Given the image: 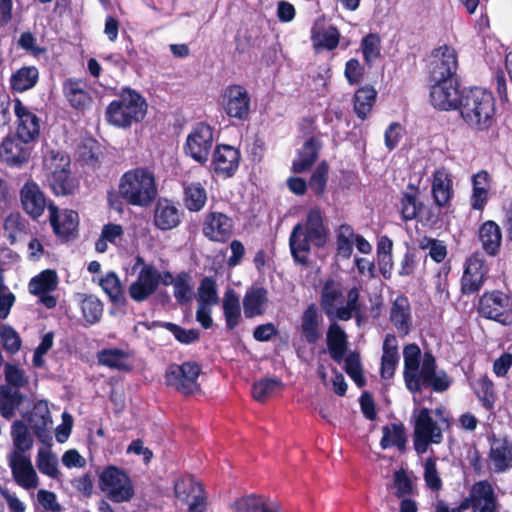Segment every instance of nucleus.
<instances>
[{
	"instance_id": "nucleus-48",
	"label": "nucleus",
	"mask_w": 512,
	"mask_h": 512,
	"mask_svg": "<svg viewBox=\"0 0 512 512\" xmlns=\"http://www.w3.org/2000/svg\"><path fill=\"white\" fill-rule=\"evenodd\" d=\"M49 186L56 195H69L74 193L78 187V183L74 177L71 176L70 169L60 172L56 175L47 178Z\"/></svg>"
},
{
	"instance_id": "nucleus-61",
	"label": "nucleus",
	"mask_w": 512,
	"mask_h": 512,
	"mask_svg": "<svg viewBox=\"0 0 512 512\" xmlns=\"http://www.w3.org/2000/svg\"><path fill=\"white\" fill-rule=\"evenodd\" d=\"M418 246L422 250H429L430 257L437 263L442 262L447 256V248L443 241L430 237L419 239Z\"/></svg>"
},
{
	"instance_id": "nucleus-5",
	"label": "nucleus",
	"mask_w": 512,
	"mask_h": 512,
	"mask_svg": "<svg viewBox=\"0 0 512 512\" xmlns=\"http://www.w3.org/2000/svg\"><path fill=\"white\" fill-rule=\"evenodd\" d=\"M146 112L145 99L138 92L126 88L122 90L117 100L108 105L105 116L109 124L127 128L144 119Z\"/></svg>"
},
{
	"instance_id": "nucleus-13",
	"label": "nucleus",
	"mask_w": 512,
	"mask_h": 512,
	"mask_svg": "<svg viewBox=\"0 0 512 512\" xmlns=\"http://www.w3.org/2000/svg\"><path fill=\"white\" fill-rule=\"evenodd\" d=\"M479 313L487 319L508 325L512 322L510 298L500 291L485 293L480 298Z\"/></svg>"
},
{
	"instance_id": "nucleus-16",
	"label": "nucleus",
	"mask_w": 512,
	"mask_h": 512,
	"mask_svg": "<svg viewBox=\"0 0 512 512\" xmlns=\"http://www.w3.org/2000/svg\"><path fill=\"white\" fill-rule=\"evenodd\" d=\"M158 279V269L155 266L142 267L137 278L129 286V296L136 302L147 300L158 289Z\"/></svg>"
},
{
	"instance_id": "nucleus-19",
	"label": "nucleus",
	"mask_w": 512,
	"mask_h": 512,
	"mask_svg": "<svg viewBox=\"0 0 512 512\" xmlns=\"http://www.w3.org/2000/svg\"><path fill=\"white\" fill-rule=\"evenodd\" d=\"M233 230V221L221 212H210L203 222L202 232L205 237L214 242H225Z\"/></svg>"
},
{
	"instance_id": "nucleus-38",
	"label": "nucleus",
	"mask_w": 512,
	"mask_h": 512,
	"mask_svg": "<svg viewBox=\"0 0 512 512\" xmlns=\"http://www.w3.org/2000/svg\"><path fill=\"white\" fill-rule=\"evenodd\" d=\"M320 142L315 138L308 139L300 149L297 158L293 161V170L303 173L311 167L318 157Z\"/></svg>"
},
{
	"instance_id": "nucleus-23",
	"label": "nucleus",
	"mask_w": 512,
	"mask_h": 512,
	"mask_svg": "<svg viewBox=\"0 0 512 512\" xmlns=\"http://www.w3.org/2000/svg\"><path fill=\"white\" fill-rule=\"evenodd\" d=\"M431 193L435 204L442 208L449 206L454 194L452 176L445 168H438L432 174Z\"/></svg>"
},
{
	"instance_id": "nucleus-39",
	"label": "nucleus",
	"mask_w": 512,
	"mask_h": 512,
	"mask_svg": "<svg viewBox=\"0 0 512 512\" xmlns=\"http://www.w3.org/2000/svg\"><path fill=\"white\" fill-rule=\"evenodd\" d=\"M39 71L35 66H24L16 70L10 78L12 90L25 92L32 89L38 82Z\"/></svg>"
},
{
	"instance_id": "nucleus-7",
	"label": "nucleus",
	"mask_w": 512,
	"mask_h": 512,
	"mask_svg": "<svg viewBox=\"0 0 512 512\" xmlns=\"http://www.w3.org/2000/svg\"><path fill=\"white\" fill-rule=\"evenodd\" d=\"M415 425L413 433L414 449L418 454L427 452L430 444H440L443 440L442 429L433 420L428 408L414 412Z\"/></svg>"
},
{
	"instance_id": "nucleus-11",
	"label": "nucleus",
	"mask_w": 512,
	"mask_h": 512,
	"mask_svg": "<svg viewBox=\"0 0 512 512\" xmlns=\"http://www.w3.org/2000/svg\"><path fill=\"white\" fill-rule=\"evenodd\" d=\"M458 68V56L454 48L443 45L434 49L430 56L431 81L453 80Z\"/></svg>"
},
{
	"instance_id": "nucleus-51",
	"label": "nucleus",
	"mask_w": 512,
	"mask_h": 512,
	"mask_svg": "<svg viewBox=\"0 0 512 512\" xmlns=\"http://www.w3.org/2000/svg\"><path fill=\"white\" fill-rule=\"evenodd\" d=\"M197 302L199 305L213 306L218 304L219 295L216 281L212 277H204L197 289Z\"/></svg>"
},
{
	"instance_id": "nucleus-64",
	"label": "nucleus",
	"mask_w": 512,
	"mask_h": 512,
	"mask_svg": "<svg viewBox=\"0 0 512 512\" xmlns=\"http://www.w3.org/2000/svg\"><path fill=\"white\" fill-rule=\"evenodd\" d=\"M83 316L87 322L93 324L97 322L103 312L102 303L95 296H86L81 302Z\"/></svg>"
},
{
	"instance_id": "nucleus-55",
	"label": "nucleus",
	"mask_w": 512,
	"mask_h": 512,
	"mask_svg": "<svg viewBox=\"0 0 512 512\" xmlns=\"http://www.w3.org/2000/svg\"><path fill=\"white\" fill-rule=\"evenodd\" d=\"M410 191H406L400 201L401 214L405 221L413 220L417 217L422 203L417 201V189L411 185L408 186Z\"/></svg>"
},
{
	"instance_id": "nucleus-25",
	"label": "nucleus",
	"mask_w": 512,
	"mask_h": 512,
	"mask_svg": "<svg viewBox=\"0 0 512 512\" xmlns=\"http://www.w3.org/2000/svg\"><path fill=\"white\" fill-rule=\"evenodd\" d=\"M489 461L492 469L502 473L512 467V442L506 438H493L490 444Z\"/></svg>"
},
{
	"instance_id": "nucleus-10",
	"label": "nucleus",
	"mask_w": 512,
	"mask_h": 512,
	"mask_svg": "<svg viewBox=\"0 0 512 512\" xmlns=\"http://www.w3.org/2000/svg\"><path fill=\"white\" fill-rule=\"evenodd\" d=\"M213 141L214 133L212 127L205 123H198L188 134L184 151L186 155L196 162L205 164L208 161Z\"/></svg>"
},
{
	"instance_id": "nucleus-37",
	"label": "nucleus",
	"mask_w": 512,
	"mask_h": 512,
	"mask_svg": "<svg viewBox=\"0 0 512 512\" xmlns=\"http://www.w3.org/2000/svg\"><path fill=\"white\" fill-rule=\"evenodd\" d=\"M28 420L31 429H33L35 434L39 438H43L46 434V431L50 428L52 424L50 411L47 403L45 401L37 402L34 405Z\"/></svg>"
},
{
	"instance_id": "nucleus-6",
	"label": "nucleus",
	"mask_w": 512,
	"mask_h": 512,
	"mask_svg": "<svg viewBox=\"0 0 512 512\" xmlns=\"http://www.w3.org/2000/svg\"><path fill=\"white\" fill-rule=\"evenodd\" d=\"M99 488L116 503L128 502L134 496L130 477L122 469L110 465L99 476Z\"/></svg>"
},
{
	"instance_id": "nucleus-41",
	"label": "nucleus",
	"mask_w": 512,
	"mask_h": 512,
	"mask_svg": "<svg viewBox=\"0 0 512 512\" xmlns=\"http://www.w3.org/2000/svg\"><path fill=\"white\" fill-rule=\"evenodd\" d=\"M222 302L226 326L232 330L239 324L241 319L239 297L234 290L228 289L224 294Z\"/></svg>"
},
{
	"instance_id": "nucleus-52",
	"label": "nucleus",
	"mask_w": 512,
	"mask_h": 512,
	"mask_svg": "<svg viewBox=\"0 0 512 512\" xmlns=\"http://www.w3.org/2000/svg\"><path fill=\"white\" fill-rule=\"evenodd\" d=\"M124 235V229L120 224L108 223L101 230L99 239L95 243V249L99 253L107 251V243L116 245L117 241Z\"/></svg>"
},
{
	"instance_id": "nucleus-26",
	"label": "nucleus",
	"mask_w": 512,
	"mask_h": 512,
	"mask_svg": "<svg viewBox=\"0 0 512 512\" xmlns=\"http://www.w3.org/2000/svg\"><path fill=\"white\" fill-rule=\"evenodd\" d=\"M390 321L399 334L403 336L409 334L412 329V314L407 297L400 295L392 302Z\"/></svg>"
},
{
	"instance_id": "nucleus-9",
	"label": "nucleus",
	"mask_w": 512,
	"mask_h": 512,
	"mask_svg": "<svg viewBox=\"0 0 512 512\" xmlns=\"http://www.w3.org/2000/svg\"><path fill=\"white\" fill-rule=\"evenodd\" d=\"M461 504L465 511L471 509L472 512H499L501 508L498 496L487 480L475 482Z\"/></svg>"
},
{
	"instance_id": "nucleus-17",
	"label": "nucleus",
	"mask_w": 512,
	"mask_h": 512,
	"mask_svg": "<svg viewBox=\"0 0 512 512\" xmlns=\"http://www.w3.org/2000/svg\"><path fill=\"white\" fill-rule=\"evenodd\" d=\"M241 154L238 149L231 145H217L212 156V170L223 177H232L237 171Z\"/></svg>"
},
{
	"instance_id": "nucleus-60",
	"label": "nucleus",
	"mask_w": 512,
	"mask_h": 512,
	"mask_svg": "<svg viewBox=\"0 0 512 512\" xmlns=\"http://www.w3.org/2000/svg\"><path fill=\"white\" fill-rule=\"evenodd\" d=\"M37 467L41 473L55 478L58 475L57 457L47 448H41L37 455Z\"/></svg>"
},
{
	"instance_id": "nucleus-62",
	"label": "nucleus",
	"mask_w": 512,
	"mask_h": 512,
	"mask_svg": "<svg viewBox=\"0 0 512 512\" xmlns=\"http://www.w3.org/2000/svg\"><path fill=\"white\" fill-rule=\"evenodd\" d=\"M329 166L327 162H321L312 173L308 186L317 195L325 192L328 181Z\"/></svg>"
},
{
	"instance_id": "nucleus-58",
	"label": "nucleus",
	"mask_w": 512,
	"mask_h": 512,
	"mask_svg": "<svg viewBox=\"0 0 512 512\" xmlns=\"http://www.w3.org/2000/svg\"><path fill=\"white\" fill-rule=\"evenodd\" d=\"M99 284L112 302L119 303L124 300L122 285L116 273H107Z\"/></svg>"
},
{
	"instance_id": "nucleus-56",
	"label": "nucleus",
	"mask_w": 512,
	"mask_h": 512,
	"mask_svg": "<svg viewBox=\"0 0 512 512\" xmlns=\"http://www.w3.org/2000/svg\"><path fill=\"white\" fill-rule=\"evenodd\" d=\"M173 288L174 297L179 304H188L193 299L194 292L189 274L185 272L178 274Z\"/></svg>"
},
{
	"instance_id": "nucleus-59",
	"label": "nucleus",
	"mask_w": 512,
	"mask_h": 512,
	"mask_svg": "<svg viewBox=\"0 0 512 512\" xmlns=\"http://www.w3.org/2000/svg\"><path fill=\"white\" fill-rule=\"evenodd\" d=\"M0 340L7 353L16 354L21 349L22 340L19 334L8 324L0 325Z\"/></svg>"
},
{
	"instance_id": "nucleus-14",
	"label": "nucleus",
	"mask_w": 512,
	"mask_h": 512,
	"mask_svg": "<svg viewBox=\"0 0 512 512\" xmlns=\"http://www.w3.org/2000/svg\"><path fill=\"white\" fill-rule=\"evenodd\" d=\"M7 459L12 477L17 485L26 490L38 486V476L29 457L19 452H10Z\"/></svg>"
},
{
	"instance_id": "nucleus-40",
	"label": "nucleus",
	"mask_w": 512,
	"mask_h": 512,
	"mask_svg": "<svg viewBox=\"0 0 512 512\" xmlns=\"http://www.w3.org/2000/svg\"><path fill=\"white\" fill-rule=\"evenodd\" d=\"M22 394L8 385L0 386V414L6 419L14 416L16 409L22 403Z\"/></svg>"
},
{
	"instance_id": "nucleus-15",
	"label": "nucleus",
	"mask_w": 512,
	"mask_h": 512,
	"mask_svg": "<svg viewBox=\"0 0 512 512\" xmlns=\"http://www.w3.org/2000/svg\"><path fill=\"white\" fill-rule=\"evenodd\" d=\"M431 104L440 110L459 109L461 94L454 80L432 81Z\"/></svg>"
},
{
	"instance_id": "nucleus-29",
	"label": "nucleus",
	"mask_w": 512,
	"mask_h": 512,
	"mask_svg": "<svg viewBox=\"0 0 512 512\" xmlns=\"http://www.w3.org/2000/svg\"><path fill=\"white\" fill-rule=\"evenodd\" d=\"M322 317L314 304H310L302 314L299 331L309 344H315L322 337Z\"/></svg>"
},
{
	"instance_id": "nucleus-30",
	"label": "nucleus",
	"mask_w": 512,
	"mask_h": 512,
	"mask_svg": "<svg viewBox=\"0 0 512 512\" xmlns=\"http://www.w3.org/2000/svg\"><path fill=\"white\" fill-rule=\"evenodd\" d=\"M340 33L332 25L324 23H315L311 30V41L313 48L319 52L321 50H333L339 44Z\"/></svg>"
},
{
	"instance_id": "nucleus-49",
	"label": "nucleus",
	"mask_w": 512,
	"mask_h": 512,
	"mask_svg": "<svg viewBox=\"0 0 512 512\" xmlns=\"http://www.w3.org/2000/svg\"><path fill=\"white\" fill-rule=\"evenodd\" d=\"M58 277L55 271L45 270L29 282V291L34 295L49 293L56 289Z\"/></svg>"
},
{
	"instance_id": "nucleus-53",
	"label": "nucleus",
	"mask_w": 512,
	"mask_h": 512,
	"mask_svg": "<svg viewBox=\"0 0 512 512\" xmlns=\"http://www.w3.org/2000/svg\"><path fill=\"white\" fill-rule=\"evenodd\" d=\"M176 497L182 502H188L189 498H194L204 492L203 486L193 477H185L176 481L174 485Z\"/></svg>"
},
{
	"instance_id": "nucleus-20",
	"label": "nucleus",
	"mask_w": 512,
	"mask_h": 512,
	"mask_svg": "<svg viewBox=\"0 0 512 512\" xmlns=\"http://www.w3.org/2000/svg\"><path fill=\"white\" fill-rule=\"evenodd\" d=\"M30 142L17 134L5 138L0 148L1 159L10 166H19L27 162L31 153Z\"/></svg>"
},
{
	"instance_id": "nucleus-33",
	"label": "nucleus",
	"mask_w": 512,
	"mask_h": 512,
	"mask_svg": "<svg viewBox=\"0 0 512 512\" xmlns=\"http://www.w3.org/2000/svg\"><path fill=\"white\" fill-rule=\"evenodd\" d=\"M478 237L483 250L488 255L496 256L499 253L502 242V232L496 222L492 220L484 222L479 228Z\"/></svg>"
},
{
	"instance_id": "nucleus-32",
	"label": "nucleus",
	"mask_w": 512,
	"mask_h": 512,
	"mask_svg": "<svg viewBox=\"0 0 512 512\" xmlns=\"http://www.w3.org/2000/svg\"><path fill=\"white\" fill-rule=\"evenodd\" d=\"M268 291L263 287H252L243 298V309L246 318L260 316L268 306Z\"/></svg>"
},
{
	"instance_id": "nucleus-34",
	"label": "nucleus",
	"mask_w": 512,
	"mask_h": 512,
	"mask_svg": "<svg viewBox=\"0 0 512 512\" xmlns=\"http://www.w3.org/2000/svg\"><path fill=\"white\" fill-rule=\"evenodd\" d=\"M382 350L381 377L383 379H390L393 377L399 362L398 342L394 335L387 334L385 336Z\"/></svg>"
},
{
	"instance_id": "nucleus-27",
	"label": "nucleus",
	"mask_w": 512,
	"mask_h": 512,
	"mask_svg": "<svg viewBox=\"0 0 512 512\" xmlns=\"http://www.w3.org/2000/svg\"><path fill=\"white\" fill-rule=\"evenodd\" d=\"M343 302V290L339 282L328 280L321 291L320 305L330 321L338 320V307Z\"/></svg>"
},
{
	"instance_id": "nucleus-18",
	"label": "nucleus",
	"mask_w": 512,
	"mask_h": 512,
	"mask_svg": "<svg viewBox=\"0 0 512 512\" xmlns=\"http://www.w3.org/2000/svg\"><path fill=\"white\" fill-rule=\"evenodd\" d=\"M488 269L484 259L479 254H473L466 261V268L461 280V290L464 294H473L483 286Z\"/></svg>"
},
{
	"instance_id": "nucleus-28",
	"label": "nucleus",
	"mask_w": 512,
	"mask_h": 512,
	"mask_svg": "<svg viewBox=\"0 0 512 512\" xmlns=\"http://www.w3.org/2000/svg\"><path fill=\"white\" fill-rule=\"evenodd\" d=\"M182 213L168 200H159L154 208L153 223L162 231L176 228L181 223Z\"/></svg>"
},
{
	"instance_id": "nucleus-1",
	"label": "nucleus",
	"mask_w": 512,
	"mask_h": 512,
	"mask_svg": "<svg viewBox=\"0 0 512 512\" xmlns=\"http://www.w3.org/2000/svg\"><path fill=\"white\" fill-rule=\"evenodd\" d=\"M404 381L407 389L420 392L423 388H431L435 392L447 390L451 384L448 375L443 370H437L435 357L425 352L421 357V350L416 344L404 347Z\"/></svg>"
},
{
	"instance_id": "nucleus-35",
	"label": "nucleus",
	"mask_w": 512,
	"mask_h": 512,
	"mask_svg": "<svg viewBox=\"0 0 512 512\" xmlns=\"http://www.w3.org/2000/svg\"><path fill=\"white\" fill-rule=\"evenodd\" d=\"M490 175L488 172L481 170L474 174L472 177V195H471V207L474 210H482L489 196L490 190Z\"/></svg>"
},
{
	"instance_id": "nucleus-44",
	"label": "nucleus",
	"mask_w": 512,
	"mask_h": 512,
	"mask_svg": "<svg viewBox=\"0 0 512 512\" xmlns=\"http://www.w3.org/2000/svg\"><path fill=\"white\" fill-rule=\"evenodd\" d=\"M231 509L233 512H279L277 507L268 506L262 497L255 494L237 499Z\"/></svg>"
},
{
	"instance_id": "nucleus-46",
	"label": "nucleus",
	"mask_w": 512,
	"mask_h": 512,
	"mask_svg": "<svg viewBox=\"0 0 512 512\" xmlns=\"http://www.w3.org/2000/svg\"><path fill=\"white\" fill-rule=\"evenodd\" d=\"M207 193L200 183L184 184V203L190 211H200L206 204Z\"/></svg>"
},
{
	"instance_id": "nucleus-12",
	"label": "nucleus",
	"mask_w": 512,
	"mask_h": 512,
	"mask_svg": "<svg viewBox=\"0 0 512 512\" xmlns=\"http://www.w3.org/2000/svg\"><path fill=\"white\" fill-rule=\"evenodd\" d=\"M220 104L225 113L238 120H246L250 114L251 98L246 88L233 84L223 89Z\"/></svg>"
},
{
	"instance_id": "nucleus-8",
	"label": "nucleus",
	"mask_w": 512,
	"mask_h": 512,
	"mask_svg": "<svg viewBox=\"0 0 512 512\" xmlns=\"http://www.w3.org/2000/svg\"><path fill=\"white\" fill-rule=\"evenodd\" d=\"M200 372V366L195 362L172 364L165 373L166 384L183 395L193 394L199 390Z\"/></svg>"
},
{
	"instance_id": "nucleus-24",
	"label": "nucleus",
	"mask_w": 512,
	"mask_h": 512,
	"mask_svg": "<svg viewBox=\"0 0 512 512\" xmlns=\"http://www.w3.org/2000/svg\"><path fill=\"white\" fill-rule=\"evenodd\" d=\"M14 113L18 119L16 134L26 141H33L40 132L37 115L24 106L19 99L14 101Z\"/></svg>"
},
{
	"instance_id": "nucleus-22",
	"label": "nucleus",
	"mask_w": 512,
	"mask_h": 512,
	"mask_svg": "<svg viewBox=\"0 0 512 512\" xmlns=\"http://www.w3.org/2000/svg\"><path fill=\"white\" fill-rule=\"evenodd\" d=\"M50 212V224L54 233L61 238L67 239L78 227V213L73 210H59L56 206L50 204L48 206Z\"/></svg>"
},
{
	"instance_id": "nucleus-43",
	"label": "nucleus",
	"mask_w": 512,
	"mask_h": 512,
	"mask_svg": "<svg viewBox=\"0 0 512 512\" xmlns=\"http://www.w3.org/2000/svg\"><path fill=\"white\" fill-rule=\"evenodd\" d=\"M128 358V353L118 348L102 349L97 353V361L100 365L116 370H129Z\"/></svg>"
},
{
	"instance_id": "nucleus-57",
	"label": "nucleus",
	"mask_w": 512,
	"mask_h": 512,
	"mask_svg": "<svg viewBox=\"0 0 512 512\" xmlns=\"http://www.w3.org/2000/svg\"><path fill=\"white\" fill-rule=\"evenodd\" d=\"M26 225V220L18 212L10 213L5 218L4 230L11 244H14L25 233Z\"/></svg>"
},
{
	"instance_id": "nucleus-4",
	"label": "nucleus",
	"mask_w": 512,
	"mask_h": 512,
	"mask_svg": "<svg viewBox=\"0 0 512 512\" xmlns=\"http://www.w3.org/2000/svg\"><path fill=\"white\" fill-rule=\"evenodd\" d=\"M459 110L469 127L479 131L487 130L494 122V97L492 93L475 87L461 93Z\"/></svg>"
},
{
	"instance_id": "nucleus-21",
	"label": "nucleus",
	"mask_w": 512,
	"mask_h": 512,
	"mask_svg": "<svg viewBox=\"0 0 512 512\" xmlns=\"http://www.w3.org/2000/svg\"><path fill=\"white\" fill-rule=\"evenodd\" d=\"M20 200L23 209L34 219L40 217L49 206L44 193L33 181H28L23 185L20 190Z\"/></svg>"
},
{
	"instance_id": "nucleus-63",
	"label": "nucleus",
	"mask_w": 512,
	"mask_h": 512,
	"mask_svg": "<svg viewBox=\"0 0 512 512\" xmlns=\"http://www.w3.org/2000/svg\"><path fill=\"white\" fill-rule=\"evenodd\" d=\"M413 481L409 474L401 469L394 473L392 489H394V495L398 498L410 495L413 493Z\"/></svg>"
},
{
	"instance_id": "nucleus-31",
	"label": "nucleus",
	"mask_w": 512,
	"mask_h": 512,
	"mask_svg": "<svg viewBox=\"0 0 512 512\" xmlns=\"http://www.w3.org/2000/svg\"><path fill=\"white\" fill-rule=\"evenodd\" d=\"M327 348L331 358L341 363L348 348V337L342 327L333 322L330 324L326 335Z\"/></svg>"
},
{
	"instance_id": "nucleus-45",
	"label": "nucleus",
	"mask_w": 512,
	"mask_h": 512,
	"mask_svg": "<svg viewBox=\"0 0 512 512\" xmlns=\"http://www.w3.org/2000/svg\"><path fill=\"white\" fill-rule=\"evenodd\" d=\"M382 434L380 441L382 449H387L390 446H395L399 450L405 449L406 435L403 424L393 423L391 425H386L382 428Z\"/></svg>"
},
{
	"instance_id": "nucleus-47",
	"label": "nucleus",
	"mask_w": 512,
	"mask_h": 512,
	"mask_svg": "<svg viewBox=\"0 0 512 512\" xmlns=\"http://www.w3.org/2000/svg\"><path fill=\"white\" fill-rule=\"evenodd\" d=\"M46 178L70 169V158L60 151H48L43 161Z\"/></svg>"
},
{
	"instance_id": "nucleus-50",
	"label": "nucleus",
	"mask_w": 512,
	"mask_h": 512,
	"mask_svg": "<svg viewBox=\"0 0 512 512\" xmlns=\"http://www.w3.org/2000/svg\"><path fill=\"white\" fill-rule=\"evenodd\" d=\"M11 437L14 444V449L11 452L24 454L25 451L32 447V437L28 432L27 426L20 420L13 422L11 426Z\"/></svg>"
},
{
	"instance_id": "nucleus-2",
	"label": "nucleus",
	"mask_w": 512,
	"mask_h": 512,
	"mask_svg": "<svg viewBox=\"0 0 512 512\" xmlns=\"http://www.w3.org/2000/svg\"><path fill=\"white\" fill-rule=\"evenodd\" d=\"M158 195L156 179L153 171L145 167H137L126 171L119 179L118 193L108 194L109 205L122 210L123 200L126 204L147 208Z\"/></svg>"
},
{
	"instance_id": "nucleus-54",
	"label": "nucleus",
	"mask_w": 512,
	"mask_h": 512,
	"mask_svg": "<svg viewBox=\"0 0 512 512\" xmlns=\"http://www.w3.org/2000/svg\"><path fill=\"white\" fill-rule=\"evenodd\" d=\"M282 387V382L277 378H265L255 382L252 386V394L256 401L265 402Z\"/></svg>"
},
{
	"instance_id": "nucleus-42",
	"label": "nucleus",
	"mask_w": 512,
	"mask_h": 512,
	"mask_svg": "<svg viewBox=\"0 0 512 512\" xmlns=\"http://www.w3.org/2000/svg\"><path fill=\"white\" fill-rule=\"evenodd\" d=\"M376 90L371 86L359 88L354 95V112L361 120L367 119L376 101Z\"/></svg>"
},
{
	"instance_id": "nucleus-3",
	"label": "nucleus",
	"mask_w": 512,
	"mask_h": 512,
	"mask_svg": "<svg viewBox=\"0 0 512 512\" xmlns=\"http://www.w3.org/2000/svg\"><path fill=\"white\" fill-rule=\"evenodd\" d=\"M328 229L323 223V216L318 208L311 209L306 218V223H297L289 237V247L294 260L300 264H306L311 244L323 247L326 244Z\"/></svg>"
},
{
	"instance_id": "nucleus-36",
	"label": "nucleus",
	"mask_w": 512,
	"mask_h": 512,
	"mask_svg": "<svg viewBox=\"0 0 512 512\" xmlns=\"http://www.w3.org/2000/svg\"><path fill=\"white\" fill-rule=\"evenodd\" d=\"M63 91L69 103L76 109H84L91 104L86 84L81 80L68 79L64 83Z\"/></svg>"
}]
</instances>
